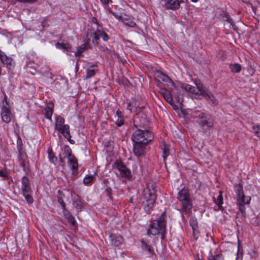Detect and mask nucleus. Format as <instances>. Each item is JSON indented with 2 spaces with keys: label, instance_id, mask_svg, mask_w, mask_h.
<instances>
[{
  "label": "nucleus",
  "instance_id": "nucleus-14",
  "mask_svg": "<svg viewBox=\"0 0 260 260\" xmlns=\"http://www.w3.org/2000/svg\"><path fill=\"white\" fill-rule=\"evenodd\" d=\"M202 94L207 101H210V103L213 105L218 104V101L214 95L205 87L204 89H201Z\"/></svg>",
  "mask_w": 260,
  "mask_h": 260
},
{
  "label": "nucleus",
  "instance_id": "nucleus-27",
  "mask_svg": "<svg viewBox=\"0 0 260 260\" xmlns=\"http://www.w3.org/2000/svg\"><path fill=\"white\" fill-rule=\"evenodd\" d=\"M63 211V214L66 218V219L68 220V221L72 223L73 225H75L76 222L75 220V218L72 216V215L66 209V210Z\"/></svg>",
  "mask_w": 260,
  "mask_h": 260
},
{
  "label": "nucleus",
  "instance_id": "nucleus-35",
  "mask_svg": "<svg viewBox=\"0 0 260 260\" xmlns=\"http://www.w3.org/2000/svg\"><path fill=\"white\" fill-rule=\"evenodd\" d=\"M94 179V175H87L83 179V182L85 184H88L91 183Z\"/></svg>",
  "mask_w": 260,
  "mask_h": 260
},
{
  "label": "nucleus",
  "instance_id": "nucleus-17",
  "mask_svg": "<svg viewBox=\"0 0 260 260\" xmlns=\"http://www.w3.org/2000/svg\"><path fill=\"white\" fill-rule=\"evenodd\" d=\"M2 62L6 65L9 71H11L13 69L14 63L13 59L7 56L5 53L4 55L2 56Z\"/></svg>",
  "mask_w": 260,
  "mask_h": 260
},
{
  "label": "nucleus",
  "instance_id": "nucleus-32",
  "mask_svg": "<svg viewBox=\"0 0 260 260\" xmlns=\"http://www.w3.org/2000/svg\"><path fill=\"white\" fill-rule=\"evenodd\" d=\"M55 47L59 49H62L63 50H68L69 48H71V45L69 43H56L55 44Z\"/></svg>",
  "mask_w": 260,
  "mask_h": 260
},
{
  "label": "nucleus",
  "instance_id": "nucleus-34",
  "mask_svg": "<svg viewBox=\"0 0 260 260\" xmlns=\"http://www.w3.org/2000/svg\"><path fill=\"white\" fill-rule=\"evenodd\" d=\"M32 192L22 193L23 196L24 197L26 201L29 204H31L33 203L34 200L31 196Z\"/></svg>",
  "mask_w": 260,
  "mask_h": 260
},
{
  "label": "nucleus",
  "instance_id": "nucleus-8",
  "mask_svg": "<svg viewBox=\"0 0 260 260\" xmlns=\"http://www.w3.org/2000/svg\"><path fill=\"white\" fill-rule=\"evenodd\" d=\"M5 101V104H3L1 111V116L3 121L6 123H9L13 117V115L11 113L10 107L7 101V96L4 97L3 102Z\"/></svg>",
  "mask_w": 260,
  "mask_h": 260
},
{
  "label": "nucleus",
  "instance_id": "nucleus-47",
  "mask_svg": "<svg viewBox=\"0 0 260 260\" xmlns=\"http://www.w3.org/2000/svg\"><path fill=\"white\" fill-rule=\"evenodd\" d=\"M60 196V197H62V198H63V197L64 196V195L60 191V190H58V196Z\"/></svg>",
  "mask_w": 260,
  "mask_h": 260
},
{
  "label": "nucleus",
  "instance_id": "nucleus-48",
  "mask_svg": "<svg viewBox=\"0 0 260 260\" xmlns=\"http://www.w3.org/2000/svg\"><path fill=\"white\" fill-rule=\"evenodd\" d=\"M192 2L196 3L198 1V0H190Z\"/></svg>",
  "mask_w": 260,
  "mask_h": 260
},
{
  "label": "nucleus",
  "instance_id": "nucleus-16",
  "mask_svg": "<svg viewBox=\"0 0 260 260\" xmlns=\"http://www.w3.org/2000/svg\"><path fill=\"white\" fill-rule=\"evenodd\" d=\"M111 244L114 246H119L123 242L122 237L119 235L111 234L109 235Z\"/></svg>",
  "mask_w": 260,
  "mask_h": 260
},
{
  "label": "nucleus",
  "instance_id": "nucleus-45",
  "mask_svg": "<svg viewBox=\"0 0 260 260\" xmlns=\"http://www.w3.org/2000/svg\"><path fill=\"white\" fill-rule=\"evenodd\" d=\"M4 52L0 50V60L2 61V56L4 55Z\"/></svg>",
  "mask_w": 260,
  "mask_h": 260
},
{
  "label": "nucleus",
  "instance_id": "nucleus-5",
  "mask_svg": "<svg viewBox=\"0 0 260 260\" xmlns=\"http://www.w3.org/2000/svg\"><path fill=\"white\" fill-rule=\"evenodd\" d=\"M153 138L152 134L146 130H136L132 136L133 143H149Z\"/></svg>",
  "mask_w": 260,
  "mask_h": 260
},
{
  "label": "nucleus",
  "instance_id": "nucleus-12",
  "mask_svg": "<svg viewBox=\"0 0 260 260\" xmlns=\"http://www.w3.org/2000/svg\"><path fill=\"white\" fill-rule=\"evenodd\" d=\"M19 165L22 168L23 171L27 174L29 171L28 161L25 153H20L18 157Z\"/></svg>",
  "mask_w": 260,
  "mask_h": 260
},
{
  "label": "nucleus",
  "instance_id": "nucleus-38",
  "mask_svg": "<svg viewBox=\"0 0 260 260\" xmlns=\"http://www.w3.org/2000/svg\"><path fill=\"white\" fill-rule=\"evenodd\" d=\"M58 202L60 204L63 210H66V204L63 202L62 197L58 196Z\"/></svg>",
  "mask_w": 260,
  "mask_h": 260
},
{
  "label": "nucleus",
  "instance_id": "nucleus-29",
  "mask_svg": "<svg viewBox=\"0 0 260 260\" xmlns=\"http://www.w3.org/2000/svg\"><path fill=\"white\" fill-rule=\"evenodd\" d=\"M88 44L84 43L80 46L77 49V51L75 52V55L76 56H79L82 55V53L88 49Z\"/></svg>",
  "mask_w": 260,
  "mask_h": 260
},
{
  "label": "nucleus",
  "instance_id": "nucleus-26",
  "mask_svg": "<svg viewBox=\"0 0 260 260\" xmlns=\"http://www.w3.org/2000/svg\"><path fill=\"white\" fill-rule=\"evenodd\" d=\"M122 22L124 23L125 25L131 27H134L136 25L135 22L132 21L130 18H129L127 16L125 15H124V17L122 18Z\"/></svg>",
  "mask_w": 260,
  "mask_h": 260
},
{
  "label": "nucleus",
  "instance_id": "nucleus-33",
  "mask_svg": "<svg viewBox=\"0 0 260 260\" xmlns=\"http://www.w3.org/2000/svg\"><path fill=\"white\" fill-rule=\"evenodd\" d=\"M213 199H214V202L215 203V204L217 206H218V207L220 209L222 208V207L221 206V205L223 204V198H222L221 191H219V194L218 196L216 199H215L214 198H213Z\"/></svg>",
  "mask_w": 260,
  "mask_h": 260
},
{
  "label": "nucleus",
  "instance_id": "nucleus-23",
  "mask_svg": "<svg viewBox=\"0 0 260 260\" xmlns=\"http://www.w3.org/2000/svg\"><path fill=\"white\" fill-rule=\"evenodd\" d=\"M98 71L97 66L93 65L90 67V68L87 69L86 70V74L85 76L86 79H88L93 77L95 72Z\"/></svg>",
  "mask_w": 260,
  "mask_h": 260
},
{
  "label": "nucleus",
  "instance_id": "nucleus-10",
  "mask_svg": "<svg viewBox=\"0 0 260 260\" xmlns=\"http://www.w3.org/2000/svg\"><path fill=\"white\" fill-rule=\"evenodd\" d=\"M113 167L116 168L120 172V174L122 177L128 178L131 176L130 171L123 165V164L119 161H115Z\"/></svg>",
  "mask_w": 260,
  "mask_h": 260
},
{
  "label": "nucleus",
  "instance_id": "nucleus-21",
  "mask_svg": "<svg viewBox=\"0 0 260 260\" xmlns=\"http://www.w3.org/2000/svg\"><path fill=\"white\" fill-rule=\"evenodd\" d=\"M114 119L115 124L118 126H121L123 124V119L122 116V113L119 109L117 110Z\"/></svg>",
  "mask_w": 260,
  "mask_h": 260
},
{
  "label": "nucleus",
  "instance_id": "nucleus-42",
  "mask_svg": "<svg viewBox=\"0 0 260 260\" xmlns=\"http://www.w3.org/2000/svg\"><path fill=\"white\" fill-rule=\"evenodd\" d=\"M92 22L95 23L98 25V27L100 26V24L98 21V20L95 17H93L92 18Z\"/></svg>",
  "mask_w": 260,
  "mask_h": 260
},
{
  "label": "nucleus",
  "instance_id": "nucleus-6",
  "mask_svg": "<svg viewBox=\"0 0 260 260\" xmlns=\"http://www.w3.org/2000/svg\"><path fill=\"white\" fill-rule=\"evenodd\" d=\"M235 192L237 197V200L239 204V210L242 214L245 216L246 211L244 207L245 204H248L251 200V198L249 196L246 197L243 193L242 186L239 184L236 187Z\"/></svg>",
  "mask_w": 260,
  "mask_h": 260
},
{
  "label": "nucleus",
  "instance_id": "nucleus-3",
  "mask_svg": "<svg viewBox=\"0 0 260 260\" xmlns=\"http://www.w3.org/2000/svg\"><path fill=\"white\" fill-rule=\"evenodd\" d=\"M177 198L181 204L182 210L185 213L190 212L192 204L188 190L185 188H182L178 192Z\"/></svg>",
  "mask_w": 260,
  "mask_h": 260
},
{
  "label": "nucleus",
  "instance_id": "nucleus-18",
  "mask_svg": "<svg viewBox=\"0 0 260 260\" xmlns=\"http://www.w3.org/2000/svg\"><path fill=\"white\" fill-rule=\"evenodd\" d=\"M101 37L105 41H107L109 39L108 35L104 31L97 28L94 32V39L98 40H99Z\"/></svg>",
  "mask_w": 260,
  "mask_h": 260
},
{
  "label": "nucleus",
  "instance_id": "nucleus-44",
  "mask_svg": "<svg viewBox=\"0 0 260 260\" xmlns=\"http://www.w3.org/2000/svg\"><path fill=\"white\" fill-rule=\"evenodd\" d=\"M100 1L104 5H108L110 0H100Z\"/></svg>",
  "mask_w": 260,
  "mask_h": 260
},
{
  "label": "nucleus",
  "instance_id": "nucleus-11",
  "mask_svg": "<svg viewBox=\"0 0 260 260\" xmlns=\"http://www.w3.org/2000/svg\"><path fill=\"white\" fill-rule=\"evenodd\" d=\"M160 4L166 10H175L180 7V2L178 0H161Z\"/></svg>",
  "mask_w": 260,
  "mask_h": 260
},
{
  "label": "nucleus",
  "instance_id": "nucleus-24",
  "mask_svg": "<svg viewBox=\"0 0 260 260\" xmlns=\"http://www.w3.org/2000/svg\"><path fill=\"white\" fill-rule=\"evenodd\" d=\"M162 81L166 82V83H171L172 85L175 88L177 89V86L175 84L174 82L170 78V77L164 74L163 73L160 72L159 75L158 76Z\"/></svg>",
  "mask_w": 260,
  "mask_h": 260
},
{
  "label": "nucleus",
  "instance_id": "nucleus-46",
  "mask_svg": "<svg viewBox=\"0 0 260 260\" xmlns=\"http://www.w3.org/2000/svg\"><path fill=\"white\" fill-rule=\"evenodd\" d=\"M178 102L181 104H182V96H181V97H178Z\"/></svg>",
  "mask_w": 260,
  "mask_h": 260
},
{
  "label": "nucleus",
  "instance_id": "nucleus-19",
  "mask_svg": "<svg viewBox=\"0 0 260 260\" xmlns=\"http://www.w3.org/2000/svg\"><path fill=\"white\" fill-rule=\"evenodd\" d=\"M53 105L52 103H48L44 109L45 115L46 118L52 121V115L53 113Z\"/></svg>",
  "mask_w": 260,
  "mask_h": 260
},
{
  "label": "nucleus",
  "instance_id": "nucleus-31",
  "mask_svg": "<svg viewBox=\"0 0 260 260\" xmlns=\"http://www.w3.org/2000/svg\"><path fill=\"white\" fill-rule=\"evenodd\" d=\"M231 71L235 73H238L241 70V66L237 63L231 64L230 65Z\"/></svg>",
  "mask_w": 260,
  "mask_h": 260
},
{
  "label": "nucleus",
  "instance_id": "nucleus-4",
  "mask_svg": "<svg viewBox=\"0 0 260 260\" xmlns=\"http://www.w3.org/2000/svg\"><path fill=\"white\" fill-rule=\"evenodd\" d=\"M55 129L59 133L62 134L71 143H74V141L71 139L70 126L68 124H64V119L60 116L55 115Z\"/></svg>",
  "mask_w": 260,
  "mask_h": 260
},
{
  "label": "nucleus",
  "instance_id": "nucleus-9",
  "mask_svg": "<svg viewBox=\"0 0 260 260\" xmlns=\"http://www.w3.org/2000/svg\"><path fill=\"white\" fill-rule=\"evenodd\" d=\"M177 87V88L180 87L186 91L194 95H197L198 94L201 95L202 91L201 89H204L205 88V87L200 83H197L196 86H194L186 83H179Z\"/></svg>",
  "mask_w": 260,
  "mask_h": 260
},
{
  "label": "nucleus",
  "instance_id": "nucleus-20",
  "mask_svg": "<svg viewBox=\"0 0 260 260\" xmlns=\"http://www.w3.org/2000/svg\"><path fill=\"white\" fill-rule=\"evenodd\" d=\"M160 93L164 97L165 100L171 105H173V100L171 92L166 89H161Z\"/></svg>",
  "mask_w": 260,
  "mask_h": 260
},
{
  "label": "nucleus",
  "instance_id": "nucleus-2",
  "mask_svg": "<svg viewBox=\"0 0 260 260\" xmlns=\"http://www.w3.org/2000/svg\"><path fill=\"white\" fill-rule=\"evenodd\" d=\"M156 185L153 183L148 184L144 189L142 194V204L146 210L151 209L156 199Z\"/></svg>",
  "mask_w": 260,
  "mask_h": 260
},
{
  "label": "nucleus",
  "instance_id": "nucleus-40",
  "mask_svg": "<svg viewBox=\"0 0 260 260\" xmlns=\"http://www.w3.org/2000/svg\"><path fill=\"white\" fill-rule=\"evenodd\" d=\"M64 151L66 153H67L68 154V156L72 155V150L69 146H66L64 147Z\"/></svg>",
  "mask_w": 260,
  "mask_h": 260
},
{
  "label": "nucleus",
  "instance_id": "nucleus-7",
  "mask_svg": "<svg viewBox=\"0 0 260 260\" xmlns=\"http://www.w3.org/2000/svg\"><path fill=\"white\" fill-rule=\"evenodd\" d=\"M191 116L193 118H197L198 122L200 126L204 130H207L213 125V122L210 117L201 112H193Z\"/></svg>",
  "mask_w": 260,
  "mask_h": 260
},
{
  "label": "nucleus",
  "instance_id": "nucleus-36",
  "mask_svg": "<svg viewBox=\"0 0 260 260\" xmlns=\"http://www.w3.org/2000/svg\"><path fill=\"white\" fill-rule=\"evenodd\" d=\"M252 129L255 135L260 139V125H253Z\"/></svg>",
  "mask_w": 260,
  "mask_h": 260
},
{
  "label": "nucleus",
  "instance_id": "nucleus-15",
  "mask_svg": "<svg viewBox=\"0 0 260 260\" xmlns=\"http://www.w3.org/2000/svg\"><path fill=\"white\" fill-rule=\"evenodd\" d=\"M21 191L22 193H24L32 192L29 179L26 176H23L22 178Z\"/></svg>",
  "mask_w": 260,
  "mask_h": 260
},
{
  "label": "nucleus",
  "instance_id": "nucleus-28",
  "mask_svg": "<svg viewBox=\"0 0 260 260\" xmlns=\"http://www.w3.org/2000/svg\"><path fill=\"white\" fill-rule=\"evenodd\" d=\"M142 249L147 252V253L149 255L151 256L154 253L153 250L151 248L150 246H149L147 245L146 243H145L144 241L142 242Z\"/></svg>",
  "mask_w": 260,
  "mask_h": 260
},
{
  "label": "nucleus",
  "instance_id": "nucleus-30",
  "mask_svg": "<svg viewBox=\"0 0 260 260\" xmlns=\"http://www.w3.org/2000/svg\"><path fill=\"white\" fill-rule=\"evenodd\" d=\"M73 204L77 209L81 210L83 208V204L79 196H77V199H75Z\"/></svg>",
  "mask_w": 260,
  "mask_h": 260
},
{
  "label": "nucleus",
  "instance_id": "nucleus-1",
  "mask_svg": "<svg viewBox=\"0 0 260 260\" xmlns=\"http://www.w3.org/2000/svg\"><path fill=\"white\" fill-rule=\"evenodd\" d=\"M166 211H164L158 219L151 221L147 232L148 235H161L162 238L164 237L166 226Z\"/></svg>",
  "mask_w": 260,
  "mask_h": 260
},
{
  "label": "nucleus",
  "instance_id": "nucleus-41",
  "mask_svg": "<svg viewBox=\"0 0 260 260\" xmlns=\"http://www.w3.org/2000/svg\"><path fill=\"white\" fill-rule=\"evenodd\" d=\"M0 177H4V178H7L8 177V173L3 170H0Z\"/></svg>",
  "mask_w": 260,
  "mask_h": 260
},
{
  "label": "nucleus",
  "instance_id": "nucleus-25",
  "mask_svg": "<svg viewBox=\"0 0 260 260\" xmlns=\"http://www.w3.org/2000/svg\"><path fill=\"white\" fill-rule=\"evenodd\" d=\"M162 156L163 157L164 160L165 161L167 156L170 154V146L169 145L166 144L165 142L162 143Z\"/></svg>",
  "mask_w": 260,
  "mask_h": 260
},
{
  "label": "nucleus",
  "instance_id": "nucleus-13",
  "mask_svg": "<svg viewBox=\"0 0 260 260\" xmlns=\"http://www.w3.org/2000/svg\"><path fill=\"white\" fill-rule=\"evenodd\" d=\"M148 144V143H134L133 152L134 154L138 157L143 155L146 145Z\"/></svg>",
  "mask_w": 260,
  "mask_h": 260
},
{
  "label": "nucleus",
  "instance_id": "nucleus-43",
  "mask_svg": "<svg viewBox=\"0 0 260 260\" xmlns=\"http://www.w3.org/2000/svg\"><path fill=\"white\" fill-rule=\"evenodd\" d=\"M255 224H256L257 225H260V217L256 218L255 220Z\"/></svg>",
  "mask_w": 260,
  "mask_h": 260
},
{
  "label": "nucleus",
  "instance_id": "nucleus-22",
  "mask_svg": "<svg viewBox=\"0 0 260 260\" xmlns=\"http://www.w3.org/2000/svg\"><path fill=\"white\" fill-rule=\"evenodd\" d=\"M69 162L72 166V169L73 171H75L78 169V161L74 155L67 156Z\"/></svg>",
  "mask_w": 260,
  "mask_h": 260
},
{
  "label": "nucleus",
  "instance_id": "nucleus-37",
  "mask_svg": "<svg viewBox=\"0 0 260 260\" xmlns=\"http://www.w3.org/2000/svg\"><path fill=\"white\" fill-rule=\"evenodd\" d=\"M48 157L51 162L55 164L57 161V157L52 152H49Z\"/></svg>",
  "mask_w": 260,
  "mask_h": 260
},
{
  "label": "nucleus",
  "instance_id": "nucleus-39",
  "mask_svg": "<svg viewBox=\"0 0 260 260\" xmlns=\"http://www.w3.org/2000/svg\"><path fill=\"white\" fill-rule=\"evenodd\" d=\"M110 13H111L117 19L120 20L122 22V18L124 16L118 15L111 11H110Z\"/></svg>",
  "mask_w": 260,
  "mask_h": 260
}]
</instances>
